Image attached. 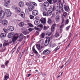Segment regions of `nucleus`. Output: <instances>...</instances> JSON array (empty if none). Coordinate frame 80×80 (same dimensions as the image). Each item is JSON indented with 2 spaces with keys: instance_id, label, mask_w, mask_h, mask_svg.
I'll return each mask as SVG.
<instances>
[{
  "instance_id": "obj_50",
  "label": "nucleus",
  "mask_w": 80,
  "mask_h": 80,
  "mask_svg": "<svg viewBox=\"0 0 80 80\" xmlns=\"http://www.w3.org/2000/svg\"><path fill=\"white\" fill-rule=\"evenodd\" d=\"M58 8V7H55L53 6L52 8V11H54V10H55V8Z\"/></svg>"
},
{
  "instance_id": "obj_38",
  "label": "nucleus",
  "mask_w": 80,
  "mask_h": 80,
  "mask_svg": "<svg viewBox=\"0 0 80 80\" xmlns=\"http://www.w3.org/2000/svg\"><path fill=\"white\" fill-rule=\"evenodd\" d=\"M58 36H59V33L58 32H56L55 33V36L56 37H58Z\"/></svg>"
},
{
  "instance_id": "obj_21",
  "label": "nucleus",
  "mask_w": 80,
  "mask_h": 80,
  "mask_svg": "<svg viewBox=\"0 0 80 80\" xmlns=\"http://www.w3.org/2000/svg\"><path fill=\"white\" fill-rule=\"evenodd\" d=\"M20 15L21 17H22L23 18H25V13L23 12H21L20 13Z\"/></svg>"
},
{
  "instance_id": "obj_24",
  "label": "nucleus",
  "mask_w": 80,
  "mask_h": 80,
  "mask_svg": "<svg viewBox=\"0 0 80 80\" xmlns=\"http://www.w3.org/2000/svg\"><path fill=\"white\" fill-rule=\"evenodd\" d=\"M39 20H36L35 21L34 23L36 25H38L39 24Z\"/></svg>"
},
{
  "instance_id": "obj_43",
  "label": "nucleus",
  "mask_w": 80,
  "mask_h": 80,
  "mask_svg": "<svg viewBox=\"0 0 80 80\" xmlns=\"http://www.w3.org/2000/svg\"><path fill=\"white\" fill-rule=\"evenodd\" d=\"M69 22V20L68 19L66 20H65V25L68 24Z\"/></svg>"
},
{
  "instance_id": "obj_42",
  "label": "nucleus",
  "mask_w": 80,
  "mask_h": 80,
  "mask_svg": "<svg viewBox=\"0 0 80 80\" xmlns=\"http://www.w3.org/2000/svg\"><path fill=\"white\" fill-rule=\"evenodd\" d=\"M42 14L43 16H45L46 17H47V16H48V14H47V12H43Z\"/></svg>"
},
{
  "instance_id": "obj_5",
  "label": "nucleus",
  "mask_w": 80,
  "mask_h": 80,
  "mask_svg": "<svg viewBox=\"0 0 80 80\" xmlns=\"http://www.w3.org/2000/svg\"><path fill=\"white\" fill-rule=\"evenodd\" d=\"M40 22L42 23L45 25L46 23V19L45 18H42L40 19Z\"/></svg>"
},
{
  "instance_id": "obj_37",
  "label": "nucleus",
  "mask_w": 80,
  "mask_h": 80,
  "mask_svg": "<svg viewBox=\"0 0 80 80\" xmlns=\"http://www.w3.org/2000/svg\"><path fill=\"white\" fill-rule=\"evenodd\" d=\"M51 34H52V32L51 31H48L47 33V35H48V36H50Z\"/></svg>"
},
{
  "instance_id": "obj_41",
  "label": "nucleus",
  "mask_w": 80,
  "mask_h": 80,
  "mask_svg": "<svg viewBox=\"0 0 80 80\" xmlns=\"http://www.w3.org/2000/svg\"><path fill=\"white\" fill-rule=\"evenodd\" d=\"M47 1H48L50 4H52V3H53L52 0H47Z\"/></svg>"
},
{
  "instance_id": "obj_27",
  "label": "nucleus",
  "mask_w": 80,
  "mask_h": 80,
  "mask_svg": "<svg viewBox=\"0 0 80 80\" xmlns=\"http://www.w3.org/2000/svg\"><path fill=\"white\" fill-rule=\"evenodd\" d=\"M49 42H50V40H46L44 44L45 46H47L48 44L49 43Z\"/></svg>"
},
{
  "instance_id": "obj_63",
  "label": "nucleus",
  "mask_w": 80,
  "mask_h": 80,
  "mask_svg": "<svg viewBox=\"0 0 80 80\" xmlns=\"http://www.w3.org/2000/svg\"><path fill=\"white\" fill-rule=\"evenodd\" d=\"M42 75L43 77H45L46 76V74L45 73H42Z\"/></svg>"
},
{
  "instance_id": "obj_4",
  "label": "nucleus",
  "mask_w": 80,
  "mask_h": 80,
  "mask_svg": "<svg viewBox=\"0 0 80 80\" xmlns=\"http://www.w3.org/2000/svg\"><path fill=\"white\" fill-rule=\"evenodd\" d=\"M32 13L33 15L36 16L38 14V11L37 10H34L32 11Z\"/></svg>"
},
{
  "instance_id": "obj_11",
  "label": "nucleus",
  "mask_w": 80,
  "mask_h": 80,
  "mask_svg": "<svg viewBox=\"0 0 80 80\" xmlns=\"http://www.w3.org/2000/svg\"><path fill=\"white\" fill-rule=\"evenodd\" d=\"M55 20L56 22H60V16L58 15L55 17Z\"/></svg>"
},
{
  "instance_id": "obj_34",
  "label": "nucleus",
  "mask_w": 80,
  "mask_h": 80,
  "mask_svg": "<svg viewBox=\"0 0 80 80\" xmlns=\"http://www.w3.org/2000/svg\"><path fill=\"white\" fill-rule=\"evenodd\" d=\"M3 30L5 32V33H7L8 32V29L5 28H4L3 29Z\"/></svg>"
},
{
  "instance_id": "obj_9",
  "label": "nucleus",
  "mask_w": 80,
  "mask_h": 80,
  "mask_svg": "<svg viewBox=\"0 0 80 80\" xmlns=\"http://www.w3.org/2000/svg\"><path fill=\"white\" fill-rule=\"evenodd\" d=\"M14 35H17V36H14L12 38V40H17L18 38V33H16L15 34H14Z\"/></svg>"
},
{
  "instance_id": "obj_64",
  "label": "nucleus",
  "mask_w": 80,
  "mask_h": 80,
  "mask_svg": "<svg viewBox=\"0 0 80 80\" xmlns=\"http://www.w3.org/2000/svg\"><path fill=\"white\" fill-rule=\"evenodd\" d=\"M46 40H50V37H48V38H46Z\"/></svg>"
},
{
  "instance_id": "obj_62",
  "label": "nucleus",
  "mask_w": 80,
  "mask_h": 80,
  "mask_svg": "<svg viewBox=\"0 0 80 80\" xmlns=\"http://www.w3.org/2000/svg\"><path fill=\"white\" fill-rule=\"evenodd\" d=\"M26 5H27V6H29V5H30V3L28 2H27L26 3Z\"/></svg>"
},
{
  "instance_id": "obj_57",
  "label": "nucleus",
  "mask_w": 80,
  "mask_h": 80,
  "mask_svg": "<svg viewBox=\"0 0 80 80\" xmlns=\"http://www.w3.org/2000/svg\"><path fill=\"white\" fill-rule=\"evenodd\" d=\"M52 1L54 3H56L57 2V0H52Z\"/></svg>"
},
{
  "instance_id": "obj_54",
  "label": "nucleus",
  "mask_w": 80,
  "mask_h": 80,
  "mask_svg": "<svg viewBox=\"0 0 80 80\" xmlns=\"http://www.w3.org/2000/svg\"><path fill=\"white\" fill-rule=\"evenodd\" d=\"M33 29L32 28H30L29 29H28V30L29 32H32V30H33Z\"/></svg>"
},
{
  "instance_id": "obj_12",
  "label": "nucleus",
  "mask_w": 80,
  "mask_h": 80,
  "mask_svg": "<svg viewBox=\"0 0 80 80\" xmlns=\"http://www.w3.org/2000/svg\"><path fill=\"white\" fill-rule=\"evenodd\" d=\"M2 23L3 25L5 26L7 25V24L8 23V22H7V20H4L2 21Z\"/></svg>"
},
{
  "instance_id": "obj_26",
  "label": "nucleus",
  "mask_w": 80,
  "mask_h": 80,
  "mask_svg": "<svg viewBox=\"0 0 80 80\" xmlns=\"http://www.w3.org/2000/svg\"><path fill=\"white\" fill-rule=\"evenodd\" d=\"M25 12L26 15H29V14L30 13L28 10L27 8L25 9Z\"/></svg>"
},
{
  "instance_id": "obj_2",
  "label": "nucleus",
  "mask_w": 80,
  "mask_h": 80,
  "mask_svg": "<svg viewBox=\"0 0 80 80\" xmlns=\"http://www.w3.org/2000/svg\"><path fill=\"white\" fill-rule=\"evenodd\" d=\"M6 12V15L7 17H10L12 15V12L10 11V10L6 9H5Z\"/></svg>"
},
{
  "instance_id": "obj_13",
  "label": "nucleus",
  "mask_w": 80,
  "mask_h": 80,
  "mask_svg": "<svg viewBox=\"0 0 80 80\" xmlns=\"http://www.w3.org/2000/svg\"><path fill=\"white\" fill-rule=\"evenodd\" d=\"M6 35V34L2 33L0 34V37L1 38H5Z\"/></svg>"
},
{
  "instance_id": "obj_14",
  "label": "nucleus",
  "mask_w": 80,
  "mask_h": 80,
  "mask_svg": "<svg viewBox=\"0 0 80 80\" xmlns=\"http://www.w3.org/2000/svg\"><path fill=\"white\" fill-rule=\"evenodd\" d=\"M36 47L38 50H41L42 48H43L42 46H40V45L39 44H37Z\"/></svg>"
},
{
  "instance_id": "obj_3",
  "label": "nucleus",
  "mask_w": 80,
  "mask_h": 80,
  "mask_svg": "<svg viewBox=\"0 0 80 80\" xmlns=\"http://www.w3.org/2000/svg\"><path fill=\"white\" fill-rule=\"evenodd\" d=\"M50 50L48 49H46L43 51L42 53V55H48V54L50 53Z\"/></svg>"
},
{
  "instance_id": "obj_40",
  "label": "nucleus",
  "mask_w": 80,
  "mask_h": 80,
  "mask_svg": "<svg viewBox=\"0 0 80 80\" xmlns=\"http://www.w3.org/2000/svg\"><path fill=\"white\" fill-rule=\"evenodd\" d=\"M38 27H40V28L42 29L43 28V25L42 24H40L38 26Z\"/></svg>"
},
{
  "instance_id": "obj_47",
  "label": "nucleus",
  "mask_w": 80,
  "mask_h": 80,
  "mask_svg": "<svg viewBox=\"0 0 80 80\" xmlns=\"http://www.w3.org/2000/svg\"><path fill=\"white\" fill-rule=\"evenodd\" d=\"M62 22L61 23V25H62V24H63V22H65V19H64V18H62Z\"/></svg>"
},
{
  "instance_id": "obj_23",
  "label": "nucleus",
  "mask_w": 80,
  "mask_h": 80,
  "mask_svg": "<svg viewBox=\"0 0 80 80\" xmlns=\"http://www.w3.org/2000/svg\"><path fill=\"white\" fill-rule=\"evenodd\" d=\"M45 33L43 32L41 34L40 38H43L45 37Z\"/></svg>"
},
{
  "instance_id": "obj_30",
  "label": "nucleus",
  "mask_w": 80,
  "mask_h": 80,
  "mask_svg": "<svg viewBox=\"0 0 80 80\" xmlns=\"http://www.w3.org/2000/svg\"><path fill=\"white\" fill-rule=\"evenodd\" d=\"M57 45L55 43H53L52 45H51L50 47L52 48H53V47H57Z\"/></svg>"
},
{
  "instance_id": "obj_60",
  "label": "nucleus",
  "mask_w": 80,
  "mask_h": 80,
  "mask_svg": "<svg viewBox=\"0 0 80 80\" xmlns=\"http://www.w3.org/2000/svg\"><path fill=\"white\" fill-rule=\"evenodd\" d=\"M1 67L2 68H5V65L3 64H2Z\"/></svg>"
},
{
  "instance_id": "obj_59",
  "label": "nucleus",
  "mask_w": 80,
  "mask_h": 80,
  "mask_svg": "<svg viewBox=\"0 0 80 80\" xmlns=\"http://www.w3.org/2000/svg\"><path fill=\"white\" fill-rule=\"evenodd\" d=\"M28 32H23V33L24 34V35H27V34H28Z\"/></svg>"
},
{
  "instance_id": "obj_35",
  "label": "nucleus",
  "mask_w": 80,
  "mask_h": 80,
  "mask_svg": "<svg viewBox=\"0 0 80 80\" xmlns=\"http://www.w3.org/2000/svg\"><path fill=\"white\" fill-rule=\"evenodd\" d=\"M49 28V26H46L45 25L44 26V30H47V29H48V28Z\"/></svg>"
},
{
  "instance_id": "obj_61",
  "label": "nucleus",
  "mask_w": 80,
  "mask_h": 80,
  "mask_svg": "<svg viewBox=\"0 0 80 80\" xmlns=\"http://www.w3.org/2000/svg\"><path fill=\"white\" fill-rule=\"evenodd\" d=\"M23 52H21V53L19 55V56H20V57H22V55H23Z\"/></svg>"
},
{
  "instance_id": "obj_45",
  "label": "nucleus",
  "mask_w": 80,
  "mask_h": 80,
  "mask_svg": "<svg viewBox=\"0 0 80 80\" xmlns=\"http://www.w3.org/2000/svg\"><path fill=\"white\" fill-rule=\"evenodd\" d=\"M29 17H30V19H31L32 20L34 18V16L32 15H30L29 16Z\"/></svg>"
},
{
  "instance_id": "obj_17",
  "label": "nucleus",
  "mask_w": 80,
  "mask_h": 80,
  "mask_svg": "<svg viewBox=\"0 0 80 80\" xmlns=\"http://www.w3.org/2000/svg\"><path fill=\"white\" fill-rule=\"evenodd\" d=\"M8 78H9V75L6 73L4 78V80H7Z\"/></svg>"
},
{
  "instance_id": "obj_49",
  "label": "nucleus",
  "mask_w": 80,
  "mask_h": 80,
  "mask_svg": "<svg viewBox=\"0 0 80 80\" xmlns=\"http://www.w3.org/2000/svg\"><path fill=\"white\" fill-rule=\"evenodd\" d=\"M5 2L9 3L10 2V0H4Z\"/></svg>"
},
{
  "instance_id": "obj_18",
  "label": "nucleus",
  "mask_w": 80,
  "mask_h": 80,
  "mask_svg": "<svg viewBox=\"0 0 80 80\" xmlns=\"http://www.w3.org/2000/svg\"><path fill=\"white\" fill-rule=\"evenodd\" d=\"M56 25L55 24H54L52 25L51 28V31L52 32H54V30H55V27Z\"/></svg>"
},
{
  "instance_id": "obj_8",
  "label": "nucleus",
  "mask_w": 80,
  "mask_h": 80,
  "mask_svg": "<svg viewBox=\"0 0 80 80\" xmlns=\"http://www.w3.org/2000/svg\"><path fill=\"white\" fill-rule=\"evenodd\" d=\"M24 5V2L23 1H20L19 3V6L21 8L23 7Z\"/></svg>"
},
{
  "instance_id": "obj_31",
  "label": "nucleus",
  "mask_w": 80,
  "mask_h": 80,
  "mask_svg": "<svg viewBox=\"0 0 80 80\" xmlns=\"http://www.w3.org/2000/svg\"><path fill=\"white\" fill-rule=\"evenodd\" d=\"M32 51H33V52L35 53H36V54H37L38 53V52L35 50V49L34 48V47H32Z\"/></svg>"
},
{
  "instance_id": "obj_29",
  "label": "nucleus",
  "mask_w": 80,
  "mask_h": 80,
  "mask_svg": "<svg viewBox=\"0 0 80 80\" xmlns=\"http://www.w3.org/2000/svg\"><path fill=\"white\" fill-rule=\"evenodd\" d=\"M52 11L49 10L47 12L48 15H52Z\"/></svg>"
},
{
  "instance_id": "obj_6",
  "label": "nucleus",
  "mask_w": 80,
  "mask_h": 80,
  "mask_svg": "<svg viewBox=\"0 0 80 80\" xmlns=\"http://www.w3.org/2000/svg\"><path fill=\"white\" fill-rule=\"evenodd\" d=\"M34 8H35V7L33 5H31L29 6L28 9L29 11L32 12V11L34 9Z\"/></svg>"
},
{
  "instance_id": "obj_56",
  "label": "nucleus",
  "mask_w": 80,
  "mask_h": 80,
  "mask_svg": "<svg viewBox=\"0 0 80 80\" xmlns=\"http://www.w3.org/2000/svg\"><path fill=\"white\" fill-rule=\"evenodd\" d=\"M34 29L35 30H40V29L36 27H34Z\"/></svg>"
},
{
  "instance_id": "obj_1",
  "label": "nucleus",
  "mask_w": 80,
  "mask_h": 80,
  "mask_svg": "<svg viewBox=\"0 0 80 80\" xmlns=\"http://www.w3.org/2000/svg\"><path fill=\"white\" fill-rule=\"evenodd\" d=\"M0 18H3L5 16V12L2 10V8L0 7Z\"/></svg>"
},
{
  "instance_id": "obj_55",
  "label": "nucleus",
  "mask_w": 80,
  "mask_h": 80,
  "mask_svg": "<svg viewBox=\"0 0 80 80\" xmlns=\"http://www.w3.org/2000/svg\"><path fill=\"white\" fill-rule=\"evenodd\" d=\"M8 61H7L5 62V65L6 66H7V65L8 63Z\"/></svg>"
},
{
  "instance_id": "obj_15",
  "label": "nucleus",
  "mask_w": 80,
  "mask_h": 80,
  "mask_svg": "<svg viewBox=\"0 0 80 80\" xmlns=\"http://www.w3.org/2000/svg\"><path fill=\"white\" fill-rule=\"evenodd\" d=\"M43 5L45 7H47L49 5V3L47 2H45L43 3Z\"/></svg>"
},
{
  "instance_id": "obj_53",
  "label": "nucleus",
  "mask_w": 80,
  "mask_h": 80,
  "mask_svg": "<svg viewBox=\"0 0 80 80\" xmlns=\"http://www.w3.org/2000/svg\"><path fill=\"white\" fill-rule=\"evenodd\" d=\"M20 51V47H18V48L17 50V53H18V52H19V51Z\"/></svg>"
},
{
  "instance_id": "obj_44",
  "label": "nucleus",
  "mask_w": 80,
  "mask_h": 80,
  "mask_svg": "<svg viewBox=\"0 0 80 80\" xmlns=\"http://www.w3.org/2000/svg\"><path fill=\"white\" fill-rule=\"evenodd\" d=\"M69 63H70V60H68L67 62L65 63V65H66V66H67V65H68V64H69Z\"/></svg>"
},
{
  "instance_id": "obj_36",
  "label": "nucleus",
  "mask_w": 80,
  "mask_h": 80,
  "mask_svg": "<svg viewBox=\"0 0 80 80\" xmlns=\"http://www.w3.org/2000/svg\"><path fill=\"white\" fill-rule=\"evenodd\" d=\"M59 7L60 9L63 8V4L61 3H59Z\"/></svg>"
},
{
  "instance_id": "obj_32",
  "label": "nucleus",
  "mask_w": 80,
  "mask_h": 80,
  "mask_svg": "<svg viewBox=\"0 0 80 80\" xmlns=\"http://www.w3.org/2000/svg\"><path fill=\"white\" fill-rule=\"evenodd\" d=\"M60 48V47H59V46H58L54 50V52H57V51Z\"/></svg>"
},
{
  "instance_id": "obj_51",
  "label": "nucleus",
  "mask_w": 80,
  "mask_h": 80,
  "mask_svg": "<svg viewBox=\"0 0 80 80\" xmlns=\"http://www.w3.org/2000/svg\"><path fill=\"white\" fill-rule=\"evenodd\" d=\"M4 5L5 7H8V3L5 2Z\"/></svg>"
},
{
  "instance_id": "obj_52",
  "label": "nucleus",
  "mask_w": 80,
  "mask_h": 80,
  "mask_svg": "<svg viewBox=\"0 0 80 80\" xmlns=\"http://www.w3.org/2000/svg\"><path fill=\"white\" fill-rule=\"evenodd\" d=\"M70 26H69L67 27H66V30H67V31L68 30V29L70 28Z\"/></svg>"
},
{
  "instance_id": "obj_46",
  "label": "nucleus",
  "mask_w": 80,
  "mask_h": 80,
  "mask_svg": "<svg viewBox=\"0 0 80 80\" xmlns=\"http://www.w3.org/2000/svg\"><path fill=\"white\" fill-rule=\"evenodd\" d=\"M15 47H16V46H15L14 48L12 50L11 52L12 53H13L14 52H15V50L16 49V48H15Z\"/></svg>"
},
{
  "instance_id": "obj_7",
  "label": "nucleus",
  "mask_w": 80,
  "mask_h": 80,
  "mask_svg": "<svg viewBox=\"0 0 80 80\" xmlns=\"http://www.w3.org/2000/svg\"><path fill=\"white\" fill-rule=\"evenodd\" d=\"M64 8L66 12H68L70 10V8L69 7L67 6L66 5H64Z\"/></svg>"
},
{
  "instance_id": "obj_58",
  "label": "nucleus",
  "mask_w": 80,
  "mask_h": 80,
  "mask_svg": "<svg viewBox=\"0 0 80 80\" xmlns=\"http://www.w3.org/2000/svg\"><path fill=\"white\" fill-rule=\"evenodd\" d=\"M59 10H61L62 12H63V8H59Z\"/></svg>"
},
{
  "instance_id": "obj_25",
  "label": "nucleus",
  "mask_w": 80,
  "mask_h": 80,
  "mask_svg": "<svg viewBox=\"0 0 80 80\" xmlns=\"http://www.w3.org/2000/svg\"><path fill=\"white\" fill-rule=\"evenodd\" d=\"M23 35L22 33H21L19 37L20 40H23Z\"/></svg>"
},
{
  "instance_id": "obj_33",
  "label": "nucleus",
  "mask_w": 80,
  "mask_h": 80,
  "mask_svg": "<svg viewBox=\"0 0 80 80\" xmlns=\"http://www.w3.org/2000/svg\"><path fill=\"white\" fill-rule=\"evenodd\" d=\"M52 20L50 18H49L48 21V23H49V24H50L51 23H52Z\"/></svg>"
},
{
  "instance_id": "obj_28",
  "label": "nucleus",
  "mask_w": 80,
  "mask_h": 80,
  "mask_svg": "<svg viewBox=\"0 0 80 80\" xmlns=\"http://www.w3.org/2000/svg\"><path fill=\"white\" fill-rule=\"evenodd\" d=\"M47 10V9L46 8L43 7L42 8L41 11H42V12H46Z\"/></svg>"
},
{
  "instance_id": "obj_10",
  "label": "nucleus",
  "mask_w": 80,
  "mask_h": 80,
  "mask_svg": "<svg viewBox=\"0 0 80 80\" xmlns=\"http://www.w3.org/2000/svg\"><path fill=\"white\" fill-rule=\"evenodd\" d=\"M14 35H15V34L13 32H10L8 34V38H12Z\"/></svg>"
},
{
  "instance_id": "obj_16",
  "label": "nucleus",
  "mask_w": 80,
  "mask_h": 80,
  "mask_svg": "<svg viewBox=\"0 0 80 80\" xmlns=\"http://www.w3.org/2000/svg\"><path fill=\"white\" fill-rule=\"evenodd\" d=\"M15 10L16 12H18V13H20V12L21 11L20 8L19 7H16L15 9Z\"/></svg>"
},
{
  "instance_id": "obj_22",
  "label": "nucleus",
  "mask_w": 80,
  "mask_h": 80,
  "mask_svg": "<svg viewBox=\"0 0 80 80\" xmlns=\"http://www.w3.org/2000/svg\"><path fill=\"white\" fill-rule=\"evenodd\" d=\"M8 30L10 31V32H12L14 30V28L12 26H10L9 27Z\"/></svg>"
},
{
  "instance_id": "obj_19",
  "label": "nucleus",
  "mask_w": 80,
  "mask_h": 80,
  "mask_svg": "<svg viewBox=\"0 0 80 80\" xmlns=\"http://www.w3.org/2000/svg\"><path fill=\"white\" fill-rule=\"evenodd\" d=\"M3 45L4 47H6L7 45H9V42L8 41H6L3 43Z\"/></svg>"
},
{
  "instance_id": "obj_39",
  "label": "nucleus",
  "mask_w": 80,
  "mask_h": 80,
  "mask_svg": "<svg viewBox=\"0 0 80 80\" xmlns=\"http://www.w3.org/2000/svg\"><path fill=\"white\" fill-rule=\"evenodd\" d=\"M28 25L30 27H33V25L31 23H28Z\"/></svg>"
},
{
  "instance_id": "obj_48",
  "label": "nucleus",
  "mask_w": 80,
  "mask_h": 80,
  "mask_svg": "<svg viewBox=\"0 0 80 80\" xmlns=\"http://www.w3.org/2000/svg\"><path fill=\"white\" fill-rule=\"evenodd\" d=\"M63 15L64 17H66V16H67V13L65 12H64L63 13Z\"/></svg>"
},
{
  "instance_id": "obj_20",
  "label": "nucleus",
  "mask_w": 80,
  "mask_h": 80,
  "mask_svg": "<svg viewBox=\"0 0 80 80\" xmlns=\"http://www.w3.org/2000/svg\"><path fill=\"white\" fill-rule=\"evenodd\" d=\"M25 25V23L24 22H20L18 24V25L19 26V27H23V26H24V25Z\"/></svg>"
}]
</instances>
